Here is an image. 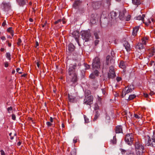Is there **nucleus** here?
Here are the masks:
<instances>
[{
    "instance_id": "obj_19",
    "label": "nucleus",
    "mask_w": 155,
    "mask_h": 155,
    "mask_svg": "<svg viewBox=\"0 0 155 155\" xmlns=\"http://www.w3.org/2000/svg\"><path fill=\"white\" fill-rule=\"evenodd\" d=\"M149 52L150 54L149 56L152 57L155 55V49L153 48H151L149 49Z\"/></svg>"
},
{
    "instance_id": "obj_44",
    "label": "nucleus",
    "mask_w": 155,
    "mask_h": 155,
    "mask_svg": "<svg viewBox=\"0 0 155 155\" xmlns=\"http://www.w3.org/2000/svg\"><path fill=\"white\" fill-rule=\"evenodd\" d=\"M61 21H62V20L61 19H58L54 22V24H57L59 22H61Z\"/></svg>"
},
{
    "instance_id": "obj_10",
    "label": "nucleus",
    "mask_w": 155,
    "mask_h": 155,
    "mask_svg": "<svg viewBox=\"0 0 155 155\" xmlns=\"http://www.w3.org/2000/svg\"><path fill=\"white\" fill-rule=\"evenodd\" d=\"M134 89V86L131 85L125 88L123 92V94H124V95H125L126 94L131 92Z\"/></svg>"
},
{
    "instance_id": "obj_54",
    "label": "nucleus",
    "mask_w": 155,
    "mask_h": 155,
    "mask_svg": "<svg viewBox=\"0 0 155 155\" xmlns=\"http://www.w3.org/2000/svg\"><path fill=\"white\" fill-rule=\"evenodd\" d=\"M0 38L3 41L6 40L5 37V36L1 37Z\"/></svg>"
},
{
    "instance_id": "obj_49",
    "label": "nucleus",
    "mask_w": 155,
    "mask_h": 155,
    "mask_svg": "<svg viewBox=\"0 0 155 155\" xmlns=\"http://www.w3.org/2000/svg\"><path fill=\"white\" fill-rule=\"evenodd\" d=\"M0 152L1 153V155H5V152L3 150H1L0 151Z\"/></svg>"
},
{
    "instance_id": "obj_62",
    "label": "nucleus",
    "mask_w": 155,
    "mask_h": 155,
    "mask_svg": "<svg viewBox=\"0 0 155 155\" xmlns=\"http://www.w3.org/2000/svg\"><path fill=\"white\" fill-rule=\"evenodd\" d=\"M46 24L47 22L45 21V22L44 23V24L42 25V27L44 28L45 27V26L46 25Z\"/></svg>"
},
{
    "instance_id": "obj_58",
    "label": "nucleus",
    "mask_w": 155,
    "mask_h": 155,
    "mask_svg": "<svg viewBox=\"0 0 155 155\" xmlns=\"http://www.w3.org/2000/svg\"><path fill=\"white\" fill-rule=\"evenodd\" d=\"M73 142L74 143H75L77 142V139L74 138L73 139Z\"/></svg>"
},
{
    "instance_id": "obj_60",
    "label": "nucleus",
    "mask_w": 155,
    "mask_h": 155,
    "mask_svg": "<svg viewBox=\"0 0 155 155\" xmlns=\"http://www.w3.org/2000/svg\"><path fill=\"white\" fill-rule=\"evenodd\" d=\"M6 42L8 43V47H10L11 46V44L9 43L8 41H7Z\"/></svg>"
},
{
    "instance_id": "obj_36",
    "label": "nucleus",
    "mask_w": 155,
    "mask_h": 155,
    "mask_svg": "<svg viewBox=\"0 0 155 155\" xmlns=\"http://www.w3.org/2000/svg\"><path fill=\"white\" fill-rule=\"evenodd\" d=\"M93 73L94 74L95 76H97L98 75L99 72L97 70H95L94 71Z\"/></svg>"
},
{
    "instance_id": "obj_24",
    "label": "nucleus",
    "mask_w": 155,
    "mask_h": 155,
    "mask_svg": "<svg viewBox=\"0 0 155 155\" xmlns=\"http://www.w3.org/2000/svg\"><path fill=\"white\" fill-rule=\"evenodd\" d=\"M75 97L70 95L69 94L68 95L69 101L70 102H74V101Z\"/></svg>"
},
{
    "instance_id": "obj_17",
    "label": "nucleus",
    "mask_w": 155,
    "mask_h": 155,
    "mask_svg": "<svg viewBox=\"0 0 155 155\" xmlns=\"http://www.w3.org/2000/svg\"><path fill=\"white\" fill-rule=\"evenodd\" d=\"M71 78V81L73 82V84L75 83L77 81V76L76 74H72V75H70Z\"/></svg>"
},
{
    "instance_id": "obj_64",
    "label": "nucleus",
    "mask_w": 155,
    "mask_h": 155,
    "mask_svg": "<svg viewBox=\"0 0 155 155\" xmlns=\"http://www.w3.org/2000/svg\"><path fill=\"white\" fill-rule=\"evenodd\" d=\"M21 142H19L18 143H17V145L18 146H19L21 145Z\"/></svg>"
},
{
    "instance_id": "obj_20",
    "label": "nucleus",
    "mask_w": 155,
    "mask_h": 155,
    "mask_svg": "<svg viewBox=\"0 0 155 155\" xmlns=\"http://www.w3.org/2000/svg\"><path fill=\"white\" fill-rule=\"evenodd\" d=\"M111 18L112 19H116L117 16V13L114 11H112L110 13Z\"/></svg>"
},
{
    "instance_id": "obj_55",
    "label": "nucleus",
    "mask_w": 155,
    "mask_h": 155,
    "mask_svg": "<svg viewBox=\"0 0 155 155\" xmlns=\"http://www.w3.org/2000/svg\"><path fill=\"white\" fill-rule=\"evenodd\" d=\"M143 95L144 96L146 97H148V94H147V93H144L143 94Z\"/></svg>"
},
{
    "instance_id": "obj_14",
    "label": "nucleus",
    "mask_w": 155,
    "mask_h": 155,
    "mask_svg": "<svg viewBox=\"0 0 155 155\" xmlns=\"http://www.w3.org/2000/svg\"><path fill=\"white\" fill-rule=\"evenodd\" d=\"M18 4L20 6L23 7L27 2V0H16Z\"/></svg>"
},
{
    "instance_id": "obj_32",
    "label": "nucleus",
    "mask_w": 155,
    "mask_h": 155,
    "mask_svg": "<svg viewBox=\"0 0 155 155\" xmlns=\"http://www.w3.org/2000/svg\"><path fill=\"white\" fill-rule=\"evenodd\" d=\"M6 58L9 60H11V54L9 53H7L6 54Z\"/></svg>"
},
{
    "instance_id": "obj_39",
    "label": "nucleus",
    "mask_w": 155,
    "mask_h": 155,
    "mask_svg": "<svg viewBox=\"0 0 155 155\" xmlns=\"http://www.w3.org/2000/svg\"><path fill=\"white\" fill-rule=\"evenodd\" d=\"M131 16L130 15H128L126 17V20L127 21H129L130 19Z\"/></svg>"
},
{
    "instance_id": "obj_41",
    "label": "nucleus",
    "mask_w": 155,
    "mask_h": 155,
    "mask_svg": "<svg viewBox=\"0 0 155 155\" xmlns=\"http://www.w3.org/2000/svg\"><path fill=\"white\" fill-rule=\"evenodd\" d=\"M94 35L95 36V38L96 39H98L99 38L98 36V34L97 32L94 33Z\"/></svg>"
},
{
    "instance_id": "obj_23",
    "label": "nucleus",
    "mask_w": 155,
    "mask_h": 155,
    "mask_svg": "<svg viewBox=\"0 0 155 155\" xmlns=\"http://www.w3.org/2000/svg\"><path fill=\"white\" fill-rule=\"evenodd\" d=\"M148 40V38L146 37L143 38L141 39L142 42L141 43L143 46L144 45H145L147 44V41Z\"/></svg>"
},
{
    "instance_id": "obj_26",
    "label": "nucleus",
    "mask_w": 155,
    "mask_h": 155,
    "mask_svg": "<svg viewBox=\"0 0 155 155\" xmlns=\"http://www.w3.org/2000/svg\"><path fill=\"white\" fill-rule=\"evenodd\" d=\"M133 3L135 5H139L141 2V0H132Z\"/></svg>"
},
{
    "instance_id": "obj_52",
    "label": "nucleus",
    "mask_w": 155,
    "mask_h": 155,
    "mask_svg": "<svg viewBox=\"0 0 155 155\" xmlns=\"http://www.w3.org/2000/svg\"><path fill=\"white\" fill-rule=\"evenodd\" d=\"M99 40H96L94 41V43L95 45H97L99 43Z\"/></svg>"
},
{
    "instance_id": "obj_46",
    "label": "nucleus",
    "mask_w": 155,
    "mask_h": 155,
    "mask_svg": "<svg viewBox=\"0 0 155 155\" xmlns=\"http://www.w3.org/2000/svg\"><path fill=\"white\" fill-rule=\"evenodd\" d=\"M46 124L48 127H50L52 125V124L50 122L48 121L47 122Z\"/></svg>"
},
{
    "instance_id": "obj_25",
    "label": "nucleus",
    "mask_w": 155,
    "mask_h": 155,
    "mask_svg": "<svg viewBox=\"0 0 155 155\" xmlns=\"http://www.w3.org/2000/svg\"><path fill=\"white\" fill-rule=\"evenodd\" d=\"M81 2L80 0H77L75 1L74 3L73 6L75 8H76L81 3Z\"/></svg>"
},
{
    "instance_id": "obj_12",
    "label": "nucleus",
    "mask_w": 155,
    "mask_h": 155,
    "mask_svg": "<svg viewBox=\"0 0 155 155\" xmlns=\"http://www.w3.org/2000/svg\"><path fill=\"white\" fill-rule=\"evenodd\" d=\"M73 37L75 39L78 45H79L78 38L79 37V32L78 31H74L72 34Z\"/></svg>"
},
{
    "instance_id": "obj_29",
    "label": "nucleus",
    "mask_w": 155,
    "mask_h": 155,
    "mask_svg": "<svg viewBox=\"0 0 155 155\" xmlns=\"http://www.w3.org/2000/svg\"><path fill=\"white\" fill-rule=\"evenodd\" d=\"M93 6L94 9H97L99 8V5H98V4L97 2H95L93 5Z\"/></svg>"
},
{
    "instance_id": "obj_43",
    "label": "nucleus",
    "mask_w": 155,
    "mask_h": 155,
    "mask_svg": "<svg viewBox=\"0 0 155 155\" xmlns=\"http://www.w3.org/2000/svg\"><path fill=\"white\" fill-rule=\"evenodd\" d=\"M16 71L17 72L20 74L22 73V71H20V69L19 68H17Z\"/></svg>"
},
{
    "instance_id": "obj_5",
    "label": "nucleus",
    "mask_w": 155,
    "mask_h": 155,
    "mask_svg": "<svg viewBox=\"0 0 155 155\" xmlns=\"http://www.w3.org/2000/svg\"><path fill=\"white\" fill-rule=\"evenodd\" d=\"M92 66L94 68L98 69L100 68V59L98 57H96L93 60L92 63Z\"/></svg>"
},
{
    "instance_id": "obj_21",
    "label": "nucleus",
    "mask_w": 155,
    "mask_h": 155,
    "mask_svg": "<svg viewBox=\"0 0 155 155\" xmlns=\"http://www.w3.org/2000/svg\"><path fill=\"white\" fill-rule=\"evenodd\" d=\"M139 29V27L137 26L134 28L133 31L132 35L134 36H135L137 34V31Z\"/></svg>"
},
{
    "instance_id": "obj_31",
    "label": "nucleus",
    "mask_w": 155,
    "mask_h": 155,
    "mask_svg": "<svg viewBox=\"0 0 155 155\" xmlns=\"http://www.w3.org/2000/svg\"><path fill=\"white\" fill-rule=\"evenodd\" d=\"M111 142L113 144H115L116 143L117 141L116 136H114L113 139L111 140Z\"/></svg>"
},
{
    "instance_id": "obj_28",
    "label": "nucleus",
    "mask_w": 155,
    "mask_h": 155,
    "mask_svg": "<svg viewBox=\"0 0 155 155\" xmlns=\"http://www.w3.org/2000/svg\"><path fill=\"white\" fill-rule=\"evenodd\" d=\"M119 67L122 68L124 69L125 68V65L123 61H121L120 63Z\"/></svg>"
},
{
    "instance_id": "obj_51",
    "label": "nucleus",
    "mask_w": 155,
    "mask_h": 155,
    "mask_svg": "<svg viewBox=\"0 0 155 155\" xmlns=\"http://www.w3.org/2000/svg\"><path fill=\"white\" fill-rule=\"evenodd\" d=\"M116 80L117 82H119L121 80V78L120 77H117L116 78Z\"/></svg>"
},
{
    "instance_id": "obj_42",
    "label": "nucleus",
    "mask_w": 155,
    "mask_h": 155,
    "mask_svg": "<svg viewBox=\"0 0 155 155\" xmlns=\"http://www.w3.org/2000/svg\"><path fill=\"white\" fill-rule=\"evenodd\" d=\"M106 2L107 4L108 5H110V1L111 0H104Z\"/></svg>"
},
{
    "instance_id": "obj_37",
    "label": "nucleus",
    "mask_w": 155,
    "mask_h": 155,
    "mask_svg": "<svg viewBox=\"0 0 155 155\" xmlns=\"http://www.w3.org/2000/svg\"><path fill=\"white\" fill-rule=\"evenodd\" d=\"M120 150L121 153L123 154H125L126 152V150H124L123 149L121 148L120 149Z\"/></svg>"
},
{
    "instance_id": "obj_57",
    "label": "nucleus",
    "mask_w": 155,
    "mask_h": 155,
    "mask_svg": "<svg viewBox=\"0 0 155 155\" xmlns=\"http://www.w3.org/2000/svg\"><path fill=\"white\" fill-rule=\"evenodd\" d=\"M106 120H110V117L108 115H106Z\"/></svg>"
},
{
    "instance_id": "obj_22",
    "label": "nucleus",
    "mask_w": 155,
    "mask_h": 155,
    "mask_svg": "<svg viewBox=\"0 0 155 155\" xmlns=\"http://www.w3.org/2000/svg\"><path fill=\"white\" fill-rule=\"evenodd\" d=\"M75 48L74 45L72 44L71 43L68 45V50L70 51H73Z\"/></svg>"
},
{
    "instance_id": "obj_2",
    "label": "nucleus",
    "mask_w": 155,
    "mask_h": 155,
    "mask_svg": "<svg viewBox=\"0 0 155 155\" xmlns=\"http://www.w3.org/2000/svg\"><path fill=\"white\" fill-rule=\"evenodd\" d=\"M134 147L137 155H142L143 153L144 147L139 141L135 142Z\"/></svg>"
},
{
    "instance_id": "obj_40",
    "label": "nucleus",
    "mask_w": 155,
    "mask_h": 155,
    "mask_svg": "<svg viewBox=\"0 0 155 155\" xmlns=\"http://www.w3.org/2000/svg\"><path fill=\"white\" fill-rule=\"evenodd\" d=\"M84 65L86 69H88L89 68L90 65H89L86 64H84Z\"/></svg>"
},
{
    "instance_id": "obj_18",
    "label": "nucleus",
    "mask_w": 155,
    "mask_h": 155,
    "mask_svg": "<svg viewBox=\"0 0 155 155\" xmlns=\"http://www.w3.org/2000/svg\"><path fill=\"white\" fill-rule=\"evenodd\" d=\"M115 132L117 134L122 133V128L121 126H118L116 127Z\"/></svg>"
},
{
    "instance_id": "obj_6",
    "label": "nucleus",
    "mask_w": 155,
    "mask_h": 155,
    "mask_svg": "<svg viewBox=\"0 0 155 155\" xmlns=\"http://www.w3.org/2000/svg\"><path fill=\"white\" fill-rule=\"evenodd\" d=\"M93 97L91 95L86 96L84 100V103L87 105H90L93 103Z\"/></svg>"
},
{
    "instance_id": "obj_61",
    "label": "nucleus",
    "mask_w": 155,
    "mask_h": 155,
    "mask_svg": "<svg viewBox=\"0 0 155 155\" xmlns=\"http://www.w3.org/2000/svg\"><path fill=\"white\" fill-rule=\"evenodd\" d=\"M50 121L52 123L53 122V118L51 117H50Z\"/></svg>"
},
{
    "instance_id": "obj_63",
    "label": "nucleus",
    "mask_w": 155,
    "mask_h": 155,
    "mask_svg": "<svg viewBox=\"0 0 155 155\" xmlns=\"http://www.w3.org/2000/svg\"><path fill=\"white\" fill-rule=\"evenodd\" d=\"M39 45V44L38 41L36 42V47L37 46H38Z\"/></svg>"
},
{
    "instance_id": "obj_47",
    "label": "nucleus",
    "mask_w": 155,
    "mask_h": 155,
    "mask_svg": "<svg viewBox=\"0 0 155 155\" xmlns=\"http://www.w3.org/2000/svg\"><path fill=\"white\" fill-rule=\"evenodd\" d=\"M18 41L17 42V45H20V44L21 42V39L20 38H19L18 39Z\"/></svg>"
},
{
    "instance_id": "obj_15",
    "label": "nucleus",
    "mask_w": 155,
    "mask_h": 155,
    "mask_svg": "<svg viewBox=\"0 0 155 155\" xmlns=\"http://www.w3.org/2000/svg\"><path fill=\"white\" fill-rule=\"evenodd\" d=\"M123 45L127 51L128 52L130 50V45L128 42L124 41L123 42Z\"/></svg>"
},
{
    "instance_id": "obj_8",
    "label": "nucleus",
    "mask_w": 155,
    "mask_h": 155,
    "mask_svg": "<svg viewBox=\"0 0 155 155\" xmlns=\"http://www.w3.org/2000/svg\"><path fill=\"white\" fill-rule=\"evenodd\" d=\"M108 76L109 79L114 78L116 76L114 70V67L112 65L110 67L109 72L108 73Z\"/></svg>"
},
{
    "instance_id": "obj_4",
    "label": "nucleus",
    "mask_w": 155,
    "mask_h": 155,
    "mask_svg": "<svg viewBox=\"0 0 155 155\" xmlns=\"http://www.w3.org/2000/svg\"><path fill=\"white\" fill-rule=\"evenodd\" d=\"M125 141L128 144L131 145L133 141V134H127L125 138Z\"/></svg>"
},
{
    "instance_id": "obj_50",
    "label": "nucleus",
    "mask_w": 155,
    "mask_h": 155,
    "mask_svg": "<svg viewBox=\"0 0 155 155\" xmlns=\"http://www.w3.org/2000/svg\"><path fill=\"white\" fill-rule=\"evenodd\" d=\"M7 110H8V111L9 113H10V111H11L12 110V107H8L7 108Z\"/></svg>"
},
{
    "instance_id": "obj_3",
    "label": "nucleus",
    "mask_w": 155,
    "mask_h": 155,
    "mask_svg": "<svg viewBox=\"0 0 155 155\" xmlns=\"http://www.w3.org/2000/svg\"><path fill=\"white\" fill-rule=\"evenodd\" d=\"M81 36L83 40L85 41H88L90 39L91 35L89 31H82Z\"/></svg>"
},
{
    "instance_id": "obj_11",
    "label": "nucleus",
    "mask_w": 155,
    "mask_h": 155,
    "mask_svg": "<svg viewBox=\"0 0 155 155\" xmlns=\"http://www.w3.org/2000/svg\"><path fill=\"white\" fill-rule=\"evenodd\" d=\"M145 17V15L144 14H143L142 15V16H141L140 15L137 16L136 17V19L137 20H141L144 23H145L146 25H148L150 23H151V21H150V20L148 19L147 20V22H145L144 19V18Z\"/></svg>"
},
{
    "instance_id": "obj_34",
    "label": "nucleus",
    "mask_w": 155,
    "mask_h": 155,
    "mask_svg": "<svg viewBox=\"0 0 155 155\" xmlns=\"http://www.w3.org/2000/svg\"><path fill=\"white\" fill-rule=\"evenodd\" d=\"M99 116V114H98L97 113V112H96V114L95 115L94 117V120H96L98 117Z\"/></svg>"
},
{
    "instance_id": "obj_53",
    "label": "nucleus",
    "mask_w": 155,
    "mask_h": 155,
    "mask_svg": "<svg viewBox=\"0 0 155 155\" xmlns=\"http://www.w3.org/2000/svg\"><path fill=\"white\" fill-rule=\"evenodd\" d=\"M8 62H6L5 63V67H7L8 66Z\"/></svg>"
},
{
    "instance_id": "obj_38",
    "label": "nucleus",
    "mask_w": 155,
    "mask_h": 155,
    "mask_svg": "<svg viewBox=\"0 0 155 155\" xmlns=\"http://www.w3.org/2000/svg\"><path fill=\"white\" fill-rule=\"evenodd\" d=\"M134 116L135 118L138 119L140 118L141 117V116L140 115H138L136 114H134Z\"/></svg>"
},
{
    "instance_id": "obj_13",
    "label": "nucleus",
    "mask_w": 155,
    "mask_h": 155,
    "mask_svg": "<svg viewBox=\"0 0 155 155\" xmlns=\"http://www.w3.org/2000/svg\"><path fill=\"white\" fill-rule=\"evenodd\" d=\"M126 13V11L125 9H123L122 11H120L119 15V17L120 20H123L125 19L124 16Z\"/></svg>"
},
{
    "instance_id": "obj_56",
    "label": "nucleus",
    "mask_w": 155,
    "mask_h": 155,
    "mask_svg": "<svg viewBox=\"0 0 155 155\" xmlns=\"http://www.w3.org/2000/svg\"><path fill=\"white\" fill-rule=\"evenodd\" d=\"M153 94H154V93L153 92V91H150V93H149V94L151 95V96H152V95H153Z\"/></svg>"
},
{
    "instance_id": "obj_35",
    "label": "nucleus",
    "mask_w": 155,
    "mask_h": 155,
    "mask_svg": "<svg viewBox=\"0 0 155 155\" xmlns=\"http://www.w3.org/2000/svg\"><path fill=\"white\" fill-rule=\"evenodd\" d=\"M85 122L86 123H88L89 122V119L85 115H84Z\"/></svg>"
},
{
    "instance_id": "obj_7",
    "label": "nucleus",
    "mask_w": 155,
    "mask_h": 155,
    "mask_svg": "<svg viewBox=\"0 0 155 155\" xmlns=\"http://www.w3.org/2000/svg\"><path fill=\"white\" fill-rule=\"evenodd\" d=\"M76 64H71L70 65L68 69V73L69 75L76 74L75 71V69L76 67Z\"/></svg>"
},
{
    "instance_id": "obj_45",
    "label": "nucleus",
    "mask_w": 155,
    "mask_h": 155,
    "mask_svg": "<svg viewBox=\"0 0 155 155\" xmlns=\"http://www.w3.org/2000/svg\"><path fill=\"white\" fill-rule=\"evenodd\" d=\"M110 58V56H107L106 57V63L107 64H108V61L109 60V58Z\"/></svg>"
},
{
    "instance_id": "obj_1",
    "label": "nucleus",
    "mask_w": 155,
    "mask_h": 155,
    "mask_svg": "<svg viewBox=\"0 0 155 155\" xmlns=\"http://www.w3.org/2000/svg\"><path fill=\"white\" fill-rule=\"evenodd\" d=\"M143 140L144 141L146 146L155 147V132L153 133L152 138H150L148 135H147L143 138Z\"/></svg>"
},
{
    "instance_id": "obj_48",
    "label": "nucleus",
    "mask_w": 155,
    "mask_h": 155,
    "mask_svg": "<svg viewBox=\"0 0 155 155\" xmlns=\"http://www.w3.org/2000/svg\"><path fill=\"white\" fill-rule=\"evenodd\" d=\"M12 119L13 120H15L16 119V117L14 114H12Z\"/></svg>"
},
{
    "instance_id": "obj_9",
    "label": "nucleus",
    "mask_w": 155,
    "mask_h": 155,
    "mask_svg": "<svg viewBox=\"0 0 155 155\" xmlns=\"http://www.w3.org/2000/svg\"><path fill=\"white\" fill-rule=\"evenodd\" d=\"M1 7L4 11H7L11 8V5L9 2H3L1 5Z\"/></svg>"
},
{
    "instance_id": "obj_33",
    "label": "nucleus",
    "mask_w": 155,
    "mask_h": 155,
    "mask_svg": "<svg viewBox=\"0 0 155 155\" xmlns=\"http://www.w3.org/2000/svg\"><path fill=\"white\" fill-rule=\"evenodd\" d=\"M95 75L93 73L89 75V77L91 79H94V78H95Z\"/></svg>"
},
{
    "instance_id": "obj_59",
    "label": "nucleus",
    "mask_w": 155,
    "mask_h": 155,
    "mask_svg": "<svg viewBox=\"0 0 155 155\" xmlns=\"http://www.w3.org/2000/svg\"><path fill=\"white\" fill-rule=\"evenodd\" d=\"M6 25V21H4L2 23V25L3 26H5Z\"/></svg>"
},
{
    "instance_id": "obj_30",
    "label": "nucleus",
    "mask_w": 155,
    "mask_h": 155,
    "mask_svg": "<svg viewBox=\"0 0 155 155\" xmlns=\"http://www.w3.org/2000/svg\"><path fill=\"white\" fill-rule=\"evenodd\" d=\"M136 97V96L134 94L130 95L129 96V98L128 99V100H131L133 99Z\"/></svg>"
},
{
    "instance_id": "obj_16",
    "label": "nucleus",
    "mask_w": 155,
    "mask_h": 155,
    "mask_svg": "<svg viewBox=\"0 0 155 155\" xmlns=\"http://www.w3.org/2000/svg\"><path fill=\"white\" fill-rule=\"evenodd\" d=\"M144 46L141 42L138 43L135 46L136 49L138 51H140L141 49H143Z\"/></svg>"
},
{
    "instance_id": "obj_27",
    "label": "nucleus",
    "mask_w": 155,
    "mask_h": 155,
    "mask_svg": "<svg viewBox=\"0 0 155 155\" xmlns=\"http://www.w3.org/2000/svg\"><path fill=\"white\" fill-rule=\"evenodd\" d=\"M7 31L10 33L13 36L14 35L13 31L12 30V27H10L7 29Z\"/></svg>"
}]
</instances>
